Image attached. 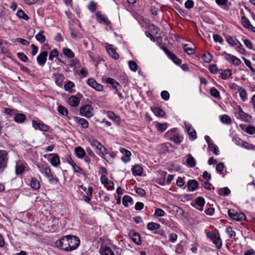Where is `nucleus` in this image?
<instances>
[{
	"label": "nucleus",
	"instance_id": "1",
	"mask_svg": "<svg viewBox=\"0 0 255 255\" xmlns=\"http://www.w3.org/2000/svg\"><path fill=\"white\" fill-rule=\"evenodd\" d=\"M80 243V241L78 237L69 235L57 240L55 242V245L57 248L62 250L70 252L76 249L79 247Z\"/></svg>",
	"mask_w": 255,
	"mask_h": 255
},
{
	"label": "nucleus",
	"instance_id": "2",
	"mask_svg": "<svg viewBox=\"0 0 255 255\" xmlns=\"http://www.w3.org/2000/svg\"><path fill=\"white\" fill-rule=\"evenodd\" d=\"M8 153L4 150H0V174H2L7 166Z\"/></svg>",
	"mask_w": 255,
	"mask_h": 255
},
{
	"label": "nucleus",
	"instance_id": "3",
	"mask_svg": "<svg viewBox=\"0 0 255 255\" xmlns=\"http://www.w3.org/2000/svg\"><path fill=\"white\" fill-rule=\"evenodd\" d=\"M66 159L67 162L72 167V168L74 172L82 174L85 177L87 176V174L84 172L83 169L80 166L76 165L75 162L72 159L71 155H68L66 157Z\"/></svg>",
	"mask_w": 255,
	"mask_h": 255
},
{
	"label": "nucleus",
	"instance_id": "4",
	"mask_svg": "<svg viewBox=\"0 0 255 255\" xmlns=\"http://www.w3.org/2000/svg\"><path fill=\"white\" fill-rule=\"evenodd\" d=\"M93 111V108L91 105H86L80 108V113L81 116L90 118L93 116L92 114Z\"/></svg>",
	"mask_w": 255,
	"mask_h": 255
},
{
	"label": "nucleus",
	"instance_id": "5",
	"mask_svg": "<svg viewBox=\"0 0 255 255\" xmlns=\"http://www.w3.org/2000/svg\"><path fill=\"white\" fill-rule=\"evenodd\" d=\"M228 216L230 217L231 219L232 220H234L237 221H242L245 220L246 219L245 214L243 213H238L237 212L234 213V211L229 209L228 211Z\"/></svg>",
	"mask_w": 255,
	"mask_h": 255
},
{
	"label": "nucleus",
	"instance_id": "6",
	"mask_svg": "<svg viewBox=\"0 0 255 255\" xmlns=\"http://www.w3.org/2000/svg\"><path fill=\"white\" fill-rule=\"evenodd\" d=\"M235 114L238 119L245 122H249L252 118L251 116L244 112L240 107H239L238 111L236 112Z\"/></svg>",
	"mask_w": 255,
	"mask_h": 255
},
{
	"label": "nucleus",
	"instance_id": "7",
	"mask_svg": "<svg viewBox=\"0 0 255 255\" xmlns=\"http://www.w3.org/2000/svg\"><path fill=\"white\" fill-rule=\"evenodd\" d=\"M32 126L35 129H39L43 131H48L49 130V127L44 123L37 121H32Z\"/></svg>",
	"mask_w": 255,
	"mask_h": 255
},
{
	"label": "nucleus",
	"instance_id": "8",
	"mask_svg": "<svg viewBox=\"0 0 255 255\" xmlns=\"http://www.w3.org/2000/svg\"><path fill=\"white\" fill-rule=\"evenodd\" d=\"M184 124L191 140H195L197 138V134L195 130L192 128V126L190 124L185 122Z\"/></svg>",
	"mask_w": 255,
	"mask_h": 255
},
{
	"label": "nucleus",
	"instance_id": "9",
	"mask_svg": "<svg viewBox=\"0 0 255 255\" xmlns=\"http://www.w3.org/2000/svg\"><path fill=\"white\" fill-rule=\"evenodd\" d=\"M225 58L228 61L231 62L235 66H238L241 63L240 59L237 58L236 56L228 54L226 52L224 53Z\"/></svg>",
	"mask_w": 255,
	"mask_h": 255
},
{
	"label": "nucleus",
	"instance_id": "10",
	"mask_svg": "<svg viewBox=\"0 0 255 255\" xmlns=\"http://www.w3.org/2000/svg\"><path fill=\"white\" fill-rule=\"evenodd\" d=\"M188 190L189 191H194L197 190L199 187V183L195 179L189 180L187 184Z\"/></svg>",
	"mask_w": 255,
	"mask_h": 255
},
{
	"label": "nucleus",
	"instance_id": "11",
	"mask_svg": "<svg viewBox=\"0 0 255 255\" xmlns=\"http://www.w3.org/2000/svg\"><path fill=\"white\" fill-rule=\"evenodd\" d=\"M170 131H168V133L171 135V136L169 137V139L170 141H173L175 144H179L180 143L182 140H183V137L182 136H180V134L177 132H175L172 133H170Z\"/></svg>",
	"mask_w": 255,
	"mask_h": 255
},
{
	"label": "nucleus",
	"instance_id": "12",
	"mask_svg": "<svg viewBox=\"0 0 255 255\" xmlns=\"http://www.w3.org/2000/svg\"><path fill=\"white\" fill-rule=\"evenodd\" d=\"M48 53L46 51H42L37 57V61L38 64L43 66L47 60Z\"/></svg>",
	"mask_w": 255,
	"mask_h": 255
},
{
	"label": "nucleus",
	"instance_id": "13",
	"mask_svg": "<svg viewBox=\"0 0 255 255\" xmlns=\"http://www.w3.org/2000/svg\"><path fill=\"white\" fill-rule=\"evenodd\" d=\"M120 151L123 154L121 158L122 161L125 163L128 162L130 160L131 152L124 148H121Z\"/></svg>",
	"mask_w": 255,
	"mask_h": 255
},
{
	"label": "nucleus",
	"instance_id": "14",
	"mask_svg": "<svg viewBox=\"0 0 255 255\" xmlns=\"http://www.w3.org/2000/svg\"><path fill=\"white\" fill-rule=\"evenodd\" d=\"M87 83L90 86L97 91H101L103 90V86L97 83L94 79H89L87 81Z\"/></svg>",
	"mask_w": 255,
	"mask_h": 255
},
{
	"label": "nucleus",
	"instance_id": "15",
	"mask_svg": "<svg viewBox=\"0 0 255 255\" xmlns=\"http://www.w3.org/2000/svg\"><path fill=\"white\" fill-rule=\"evenodd\" d=\"M74 121L80 125L83 128H87L89 127L88 122L85 119L78 117H74Z\"/></svg>",
	"mask_w": 255,
	"mask_h": 255
},
{
	"label": "nucleus",
	"instance_id": "16",
	"mask_svg": "<svg viewBox=\"0 0 255 255\" xmlns=\"http://www.w3.org/2000/svg\"><path fill=\"white\" fill-rule=\"evenodd\" d=\"M106 50L109 54L114 59L117 60L119 58V54L117 53L112 45H108L106 47Z\"/></svg>",
	"mask_w": 255,
	"mask_h": 255
},
{
	"label": "nucleus",
	"instance_id": "17",
	"mask_svg": "<svg viewBox=\"0 0 255 255\" xmlns=\"http://www.w3.org/2000/svg\"><path fill=\"white\" fill-rule=\"evenodd\" d=\"M96 16L100 22H102L106 25H109L111 24V22L107 17L105 15L102 14L101 12H97L96 13Z\"/></svg>",
	"mask_w": 255,
	"mask_h": 255
},
{
	"label": "nucleus",
	"instance_id": "18",
	"mask_svg": "<svg viewBox=\"0 0 255 255\" xmlns=\"http://www.w3.org/2000/svg\"><path fill=\"white\" fill-rule=\"evenodd\" d=\"M237 140L240 141V143H238V145H240L247 149L255 150V145L244 141L240 138H238Z\"/></svg>",
	"mask_w": 255,
	"mask_h": 255
},
{
	"label": "nucleus",
	"instance_id": "19",
	"mask_svg": "<svg viewBox=\"0 0 255 255\" xmlns=\"http://www.w3.org/2000/svg\"><path fill=\"white\" fill-rule=\"evenodd\" d=\"M132 171L134 175L141 176L143 173V168L141 165L136 164L132 166Z\"/></svg>",
	"mask_w": 255,
	"mask_h": 255
},
{
	"label": "nucleus",
	"instance_id": "20",
	"mask_svg": "<svg viewBox=\"0 0 255 255\" xmlns=\"http://www.w3.org/2000/svg\"><path fill=\"white\" fill-rule=\"evenodd\" d=\"M100 253L101 255H115L111 248L108 246L101 248Z\"/></svg>",
	"mask_w": 255,
	"mask_h": 255
},
{
	"label": "nucleus",
	"instance_id": "21",
	"mask_svg": "<svg viewBox=\"0 0 255 255\" xmlns=\"http://www.w3.org/2000/svg\"><path fill=\"white\" fill-rule=\"evenodd\" d=\"M53 77L56 85L61 86L64 79L63 75L61 74H54L53 75Z\"/></svg>",
	"mask_w": 255,
	"mask_h": 255
},
{
	"label": "nucleus",
	"instance_id": "22",
	"mask_svg": "<svg viewBox=\"0 0 255 255\" xmlns=\"http://www.w3.org/2000/svg\"><path fill=\"white\" fill-rule=\"evenodd\" d=\"M53 156L50 160V163L53 166H57L60 163V158L58 154L55 153L49 154V156Z\"/></svg>",
	"mask_w": 255,
	"mask_h": 255
},
{
	"label": "nucleus",
	"instance_id": "23",
	"mask_svg": "<svg viewBox=\"0 0 255 255\" xmlns=\"http://www.w3.org/2000/svg\"><path fill=\"white\" fill-rule=\"evenodd\" d=\"M68 104L73 107H77L80 103L79 97H70L68 100Z\"/></svg>",
	"mask_w": 255,
	"mask_h": 255
},
{
	"label": "nucleus",
	"instance_id": "24",
	"mask_svg": "<svg viewBox=\"0 0 255 255\" xmlns=\"http://www.w3.org/2000/svg\"><path fill=\"white\" fill-rule=\"evenodd\" d=\"M74 151L76 156L78 158H82L85 156V151L81 146H77L75 147Z\"/></svg>",
	"mask_w": 255,
	"mask_h": 255
},
{
	"label": "nucleus",
	"instance_id": "25",
	"mask_svg": "<svg viewBox=\"0 0 255 255\" xmlns=\"http://www.w3.org/2000/svg\"><path fill=\"white\" fill-rule=\"evenodd\" d=\"M30 186L32 189L37 190L40 188V184L39 180L35 177H32L30 181Z\"/></svg>",
	"mask_w": 255,
	"mask_h": 255
},
{
	"label": "nucleus",
	"instance_id": "26",
	"mask_svg": "<svg viewBox=\"0 0 255 255\" xmlns=\"http://www.w3.org/2000/svg\"><path fill=\"white\" fill-rule=\"evenodd\" d=\"M131 239L137 245H140L141 244L140 235L138 233H133L132 235Z\"/></svg>",
	"mask_w": 255,
	"mask_h": 255
},
{
	"label": "nucleus",
	"instance_id": "27",
	"mask_svg": "<svg viewBox=\"0 0 255 255\" xmlns=\"http://www.w3.org/2000/svg\"><path fill=\"white\" fill-rule=\"evenodd\" d=\"M151 110L157 117H163L165 115V112L159 107H154L151 108Z\"/></svg>",
	"mask_w": 255,
	"mask_h": 255
},
{
	"label": "nucleus",
	"instance_id": "28",
	"mask_svg": "<svg viewBox=\"0 0 255 255\" xmlns=\"http://www.w3.org/2000/svg\"><path fill=\"white\" fill-rule=\"evenodd\" d=\"M26 120V117L23 114H15L14 121L17 123H22Z\"/></svg>",
	"mask_w": 255,
	"mask_h": 255
},
{
	"label": "nucleus",
	"instance_id": "29",
	"mask_svg": "<svg viewBox=\"0 0 255 255\" xmlns=\"http://www.w3.org/2000/svg\"><path fill=\"white\" fill-rule=\"evenodd\" d=\"M205 203V200L202 197H198L195 200V203L198 206L200 207V208H197V209L200 211L203 210V206L204 205Z\"/></svg>",
	"mask_w": 255,
	"mask_h": 255
},
{
	"label": "nucleus",
	"instance_id": "30",
	"mask_svg": "<svg viewBox=\"0 0 255 255\" xmlns=\"http://www.w3.org/2000/svg\"><path fill=\"white\" fill-rule=\"evenodd\" d=\"M186 162L187 165L190 167H194L196 166V160L191 154L187 155Z\"/></svg>",
	"mask_w": 255,
	"mask_h": 255
},
{
	"label": "nucleus",
	"instance_id": "31",
	"mask_svg": "<svg viewBox=\"0 0 255 255\" xmlns=\"http://www.w3.org/2000/svg\"><path fill=\"white\" fill-rule=\"evenodd\" d=\"M160 227V224L155 222H149L147 225V229L150 231H156L159 229Z\"/></svg>",
	"mask_w": 255,
	"mask_h": 255
},
{
	"label": "nucleus",
	"instance_id": "32",
	"mask_svg": "<svg viewBox=\"0 0 255 255\" xmlns=\"http://www.w3.org/2000/svg\"><path fill=\"white\" fill-rule=\"evenodd\" d=\"M217 192L220 195L227 196L231 193L230 190L228 187L218 189Z\"/></svg>",
	"mask_w": 255,
	"mask_h": 255
},
{
	"label": "nucleus",
	"instance_id": "33",
	"mask_svg": "<svg viewBox=\"0 0 255 255\" xmlns=\"http://www.w3.org/2000/svg\"><path fill=\"white\" fill-rule=\"evenodd\" d=\"M226 40L228 43L231 46H235L236 44L238 43V40L236 38H234L231 36H227L226 37Z\"/></svg>",
	"mask_w": 255,
	"mask_h": 255
},
{
	"label": "nucleus",
	"instance_id": "34",
	"mask_svg": "<svg viewBox=\"0 0 255 255\" xmlns=\"http://www.w3.org/2000/svg\"><path fill=\"white\" fill-rule=\"evenodd\" d=\"M25 169V166L23 164H17L15 167V174L17 175L22 174Z\"/></svg>",
	"mask_w": 255,
	"mask_h": 255
},
{
	"label": "nucleus",
	"instance_id": "35",
	"mask_svg": "<svg viewBox=\"0 0 255 255\" xmlns=\"http://www.w3.org/2000/svg\"><path fill=\"white\" fill-rule=\"evenodd\" d=\"M220 121L222 123L226 125H230L232 123L231 118L227 115H224L221 116Z\"/></svg>",
	"mask_w": 255,
	"mask_h": 255
},
{
	"label": "nucleus",
	"instance_id": "36",
	"mask_svg": "<svg viewBox=\"0 0 255 255\" xmlns=\"http://www.w3.org/2000/svg\"><path fill=\"white\" fill-rule=\"evenodd\" d=\"M212 241L218 249H220L222 248V241L219 234L216 238Z\"/></svg>",
	"mask_w": 255,
	"mask_h": 255
},
{
	"label": "nucleus",
	"instance_id": "37",
	"mask_svg": "<svg viewBox=\"0 0 255 255\" xmlns=\"http://www.w3.org/2000/svg\"><path fill=\"white\" fill-rule=\"evenodd\" d=\"M63 53L65 56H67L68 58H74L75 56L73 52L69 48H64L63 49Z\"/></svg>",
	"mask_w": 255,
	"mask_h": 255
},
{
	"label": "nucleus",
	"instance_id": "38",
	"mask_svg": "<svg viewBox=\"0 0 255 255\" xmlns=\"http://www.w3.org/2000/svg\"><path fill=\"white\" fill-rule=\"evenodd\" d=\"M133 201L132 198L128 196L125 195L123 198V204L124 206L128 207V203H131Z\"/></svg>",
	"mask_w": 255,
	"mask_h": 255
},
{
	"label": "nucleus",
	"instance_id": "39",
	"mask_svg": "<svg viewBox=\"0 0 255 255\" xmlns=\"http://www.w3.org/2000/svg\"><path fill=\"white\" fill-rule=\"evenodd\" d=\"M167 128V124L166 123L161 124L158 123L156 125V128L160 132L164 131Z\"/></svg>",
	"mask_w": 255,
	"mask_h": 255
},
{
	"label": "nucleus",
	"instance_id": "40",
	"mask_svg": "<svg viewBox=\"0 0 255 255\" xmlns=\"http://www.w3.org/2000/svg\"><path fill=\"white\" fill-rule=\"evenodd\" d=\"M106 82L108 84L112 85L114 88L117 89L118 87L120 86L119 83L115 79L111 78H107L106 80Z\"/></svg>",
	"mask_w": 255,
	"mask_h": 255
},
{
	"label": "nucleus",
	"instance_id": "41",
	"mask_svg": "<svg viewBox=\"0 0 255 255\" xmlns=\"http://www.w3.org/2000/svg\"><path fill=\"white\" fill-rule=\"evenodd\" d=\"M185 52L188 55H191L195 53V49L193 48L189 47L188 44H184L183 46Z\"/></svg>",
	"mask_w": 255,
	"mask_h": 255
},
{
	"label": "nucleus",
	"instance_id": "42",
	"mask_svg": "<svg viewBox=\"0 0 255 255\" xmlns=\"http://www.w3.org/2000/svg\"><path fill=\"white\" fill-rule=\"evenodd\" d=\"M16 15L20 18L24 20H28L29 19L28 16L22 10H18L16 13Z\"/></svg>",
	"mask_w": 255,
	"mask_h": 255
},
{
	"label": "nucleus",
	"instance_id": "43",
	"mask_svg": "<svg viewBox=\"0 0 255 255\" xmlns=\"http://www.w3.org/2000/svg\"><path fill=\"white\" fill-rule=\"evenodd\" d=\"M169 57L175 64L180 65L181 64V60L178 58L175 54H173L172 53L170 54V55Z\"/></svg>",
	"mask_w": 255,
	"mask_h": 255
},
{
	"label": "nucleus",
	"instance_id": "44",
	"mask_svg": "<svg viewBox=\"0 0 255 255\" xmlns=\"http://www.w3.org/2000/svg\"><path fill=\"white\" fill-rule=\"evenodd\" d=\"M43 31L40 32L35 36V38L40 43H43L45 41V36L43 34Z\"/></svg>",
	"mask_w": 255,
	"mask_h": 255
},
{
	"label": "nucleus",
	"instance_id": "45",
	"mask_svg": "<svg viewBox=\"0 0 255 255\" xmlns=\"http://www.w3.org/2000/svg\"><path fill=\"white\" fill-rule=\"evenodd\" d=\"M57 111L60 114L64 116H67L68 113L67 109L62 105L58 106Z\"/></svg>",
	"mask_w": 255,
	"mask_h": 255
},
{
	"label": "nucleus",
	"instance_id": "46",
	"mask_svg": "<svg viewBox=\"0 0 255 255\" xmlns=\"http://www.w3.org/2000/svg\"><path fill=\"white\" fill-rule=\"evenodd\" d=\"M49 182L53 184H57L59 183V179L56 177V176L51 174L49 177H47Z\"/></svg>",
	"mask_w": 255,
	"mask_h": 255
},
{
	"label": "nucleus",
	"instance_id": "47",
	"mask_svg": "<svg viewBox=\"0 0 255 255\" xmlns=\"http://www.w3.org/2000/svg\"><path fill=\"white\" fill-rule=\"evenodd\" d=\"M7 42L2 39H0V50L1 53H5L7 52V49L5 47Z\"/></svg>",
	"mask_w": 255,
	"mask_h": 255
},
{
	"label": "nucleus",
	"instance_id": "48",
	"mask_svg": "<svg viewBox=\"0 0 255 255\" xmlns=\"http://www.w3.org/2000/svg\"><path fill=\"white\" fill-rule=\"evenodd\" d=\"M208 147L210 149V150L213 152L214 154H215L216 155L219 154V148L215 143H212V144H209Z\"/></svg>",
	"mask_w": 255,
	"mask_h": 255
},
{
	"label": "nucleus",
	"instance_id": "49",
	"mask_svg": "<svg viewBox=\"0 0 255 255\" xmlns=\"http://www.w3.org/2000/svg\"><path fill=\"white\" fill-rule=\"evenodd\" d=\"M129 69L133 72H135L137 69V65L134 61L130 60L128 62Z\"/></svg>",
	"mask_w": 255,
	"mask_h": 255
},
{
	"label": "nucleus",
	"instance_id": "50",
	"mask_svg": "<svg viewBox=\"0 0 255 255\" xmlns=\"http://www.w3.org/2000/svg\"><path fill=\"white\" fill-rule=\"evenodd\" d=\"M17 57L22 62H26L28 60V57L22 52H18L17 53Z\"/></svg>",
	"mask_w": 255,
	"mask_h": 255
},
{
	"label": "nucleus",
	"instance_id": "51",
	"mask_svg": "<svg viewBox=\"0 0 255 255\" xmlns=\"http://www.w3.org/2000/svg\"><path fill=\"white\" fill-rule=\"evenodd\" d=\"M242 24L243 25L246 27V28H249L250 26H251V24L250 22V21L249 20V19L245 17H243L242 18Z\"/></svg>",
	"mask_w": 255,
	"mask_h": 255
},
{
	"label": "nucleus",
	"instance_id": "52",
	"mask_svg": "<svg viewBox=\"0 0 255 255\" xmlns=\"http://www.w3.org/2000/svg\"><path fill=\"white\" fill-rule=\"evenodd\" d=\"M226 232L230 235V238L231 239H235V237L236 236V232L233 230L231 227H228L226 229Z\"/></svg>",
	"mask_w": 255,
	"mask_h": 255
},
{
	"label": "nucleus",
	"instance_id": "53",
	"mask_svg": "<svg viewBox=\"0 0 255 255\" xmlns=\"http://www.w3.org/2000/svg\"><path fill=\"white\" fill-rule=\"evenodd\" d=\"M169 151L168 146L166 144H162L160 145V152L165 154Z\"/></svg>",
	"mask_w": 255,
	"mask_h": 255
},
{
	"label": "nucleus",
	"instance_id": "54",
	"mask_svg": "<svg viewBox=\"0 0 255 255\" xmlns=\"http://www.w3.org/2000/svg\"><path fill=\"white\" fill-rule=\"evenodd\" d=\"M222 78L223 79H226L228 76H230L232 74V72L230 70L222 71L221 72Z\"/></svg>",
	"mask_w": 255,
	"mask_h": 255
},
{
	"label": "nucleus",
	"instance_id": "55",
	"mask_svg": "<svg viewBox=\"0 0 255 255\" xmlns=\"http://www.w3.org/2000/svg\"><path fill=\"white\" fill-rule=\"evenodd\" d=\"M58 50L56 49H53L49 54V59L50 60H53L54 57H56L58 56Z\"/></svg>",
	"mask_w": 255,
	"mask_h": 255
},
{
	"label": "nucleus",
	"instance_id": "56",
	"mask_svg": "<svg viewBox=\"0 0 255 255\" xmlns=\"http://www.w3.org/2000/svg\"><path fill=\"white\" fill-rule=\"evenodd\" d=\"M165 214V212L162 209L157 208L155 211L154 215L156 217H162L164 216Z\"/></svg>",
	"mask_w": 255,
	"mask_h": 255
},
{
	"label": "nucleus",
	"instance_id": "57",
	"mask_svg": "<svg viewBox=\"0 0 255 255\" xmlns=\"http://www.w3.org/2000/svg\"><path fill=\"white\" fill-rule=\"evenodd\" d=\"M246 132L251 135L255 133V127L250 126H248L246 129Z\"/></svg>",
	"mask_w": 255,
	"mask_h": 255
},
{
	"label": "nucleus",
	"instance_id": "58",
	"mask_svg": "<svg viewBox=\"0 0 255 255\" xmlns=\"http://www.w3.org/2000/svg\"><path fill=\"white\" fill-rule=\"evenodd\" d=\"M243 58L245 64L249 68V69L252 72L255 73V69L252 66L251 62H250V61L246 59L245 58Z\"/></svg>",
	"mask_w": 255,
	"mask_h": 255
},
{
	"label": "nucleus",
	"instance_id": "59",
	"mask_svg": "<svg viewBox=\"0 0 255 255\" xmlns=\"http://www.w3.org/2000/svg\"><path fill=\"white\" fill-rule=\"evenodd\" d=\"M236 46V50L239 51L240 53L243 54L245 52V49L243 47V45L238 41V43L235 45Z\"/></svg>",
	"mask_w": 255,
	"mask_h": 255
},
{
	"label": "nucleus",
	"instance_id": "60",
	"mask_svg": "<svg viewBox=\"0 0 255 255\" xmlns=\"http://www.w3.org/2000/svg\"><path fill=\"white\" fill-rule=\"evenodd\" d=\"M74 86V84L70 81H69L65 84L64 87L65 90L70 92L71 90L72 87Z\"/></svg>",
	"mask_w": 255,
	"mask_h": 255
},
{
	"label": "nucleus",
	"instance_id": "61",
	"mask_svg": "<svg viewBox=\"0 0 255 255\" xmlns=\"http://www.w3.org/2000/svg\"><path fill=\"white\" fill-rule=\"evenodd\" d=\"M225 165L223 163L220 162L217 164L216 170L219 173H221L222 171L224 170Z\"/></svg>",
	"mask_w": 255,
	"mask_h": 255
},
{
	"label": "nucleus",
	"instance_id": "62",
	"mask_svg": "<svg viewBox=\"0 0 255 255\" xmlns=\"http://www.w3.org/2000/svg\"><path fill=\"white\" fill-rule=\"evenodd\" d=\"M203 58L205 62L209 63L212 60V56L209 53H208L207 54H204Z\"/></svg>",
	"mask_w": 255,
	"mask_h": 255
},
{
	"label": "nucleus",
	"instance_id": "63",
	"mask_svg": "<svg viewBox=\"0 0 255 255\" xmlns=\"http://www.w3.org/2000/svg\"><path fill=\"white\" fill-rule=\"evenodd\" d=\"M176 185L178 187H182L185 185V181L181 177H179L176 180Z\"/></svg>",
	"mask_w": 255,
	"mask_h": 255
},
{
	"label": "nucleus",
	"instance_id": "64",
	"mask_svg": "<svg viewBox=\"0 0 255 255\" xmlns=\"http://www.w3.org/2000/svg\"><path fill=\"white\" fill-rule=\"evenodd\" d=\"M194 6V1L192 0H188L185 3V6L188 9L192 8Z\"/></svg>",
	"mask_w": 255,
	"mask_h": 255
}]
</instances>
